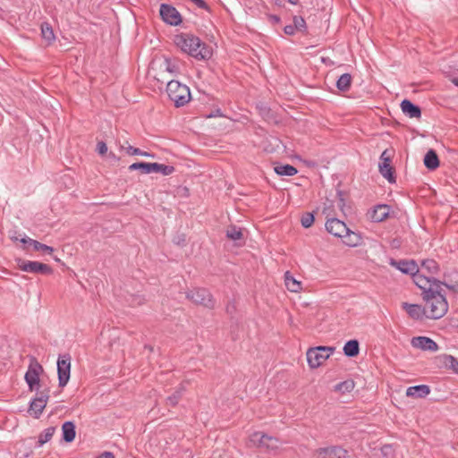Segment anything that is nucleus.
Listing matches in <instances>:
<instances>
[{"label": "nucleus", "mask_w": 458, "mask_h": 458, "mask_svg": "<svg viewBox=\"0 0 458 458\" xmlns=\"http://www.w3.org/2000/svg\"><path fill=\"white\" fill-rule=\"evenodd\" d=\"M185 390L186 388L183 383L180 384L179 386L175 389V391L166 398V405L171 407L176 406L179 401L182 399Z\"/></svg>", "instance_id": "a878e982"}, {"label": "nucleus", "mask_w": 458, "mask_h": 458, "mask_svg": "<svg viewBox=\"0 0 458 458\" xmlns=\"http://www.w3.org/2000/svg\"><path fill=\"white\" fill-rule=\"evenodd\" d=\"M31 245L33 246L34 250L37 251H46L49 254H51L54 251V249L51 246L46 245L38 241H32Z\"/></svg>", "instance_id": "79ce46f5"}, {"label": "nucleus", "mask_w": 458, "mask_h": 458, "mask_svg": "<svg viewBox=\"0 0 458 458\" xmlns=\"http://www.w3.org/2000/svg\"><path fill=\"white\" fill-rule=\"evenodd\" d=\"M186 242L185 234L182 233L174 238V242L177 245H184Z\"/></svg>", "instance_id": "de8ad7c7"}, {"label": "nucleus", "mask_w": 458, "mask_h": 458, "mask_svg": "<svg viewBox=\"0 0 458 458\" xmlns=\"http://www.w3.org/2000/svg\"><path fill=\"white\" fill-rule=\"evenodd\" d=\"M344 353L349 358L357 357L360 353V343L356 339L349 340L344 346Z\"/></svg>", "instance_id": "393cba45"}, {"label": "nucleus", "mask_w": 458, "mask_h": 458, "mask_svg": "<svg viewBox=\"0 0 458 458\" xmlns=\"http://www.w3.org/2000/svg\"><path fill=\"white\" fill-rule=\"evenodd\" d=\"M34 241L33 239H30V238H22L21 240V242L22 243H29L30 245H31V242Z\"/></svg>", "instance_id": "6e6d98bb"}, {"label": "nucleus", "mask_w": 458, "mask_h": 458, "mask_svg": "<svg viewBox=\"0 0 458 458\" xmlns=\"http://www.w3.org/2000/svg\"><path fill=\"white\" fill-rule=\"evenodd\" d=\"M76 437V427L72 421H65L62 425V439L65 443H72Z\"/></svg>", "instance_id": "412c9836"}, {"label": "nucleus", "mask_w": 458, "mask_h": 458, "mask_svg": "<svg viewBox=\"0 0 458 458\" xmlns=\"http://www.w3.org/2000/svg\"><path fill=\"white\" fill-rule=\"evenodd\" d=\"M96 458H114V455L112 452L106 451Z\"/></svg>", "instance_id": "603ef678"}, {"label": "nucleus", "mask_w": 458, "mask_h": 458, "mask_svg": "<svg viewBox=\"0 0 458 458\" xmlns=\"http://www.w3.org/2000/svg\"><path fill=\"white\" fill-rule=\"evenodd\" d=\"M193 4H195L199 8L209 11L208 4L204 0H191Z\"/></svg>", "instance_id": "49530a36"}, {"label": "nucleus", "mask_w": 458, "mask_h": 458, "mask_svg": "<svg viewBox=\"0 0 458 458\" xmlns=\"http://www.w3.org/2000/svg\"><path fill=\"white\" fill-rule=\"evenodd\" d=\"M378 169L381 175L389 182H395V171L391 165V158H386L385 161H380L378 164Z\"/></svg>", "instance_id": "f3484780"}, {"label": "nucleus", "mask_w": 458, "mask_h": 458, "mask_svg": "<svg viewBox=\"0 0 458 458\" xmlns=\"http://www.w3.org/2000/svg\"><path fill=\"white\" fill-rule=\"evenodd\" d=\"M174 42L182 52L198 60H208L212 56L211 47L192 34H177L174 38Z\"/></svg>", "instance_id": "f257e3e1"}, {"label": "nucleus", "mask_w": 458, "mask_h": 458, "mask_svg": "<svg viewBox=\"0 0 458 458\" xmlns=\"http://www.w3.org/2000/svg\"><path fill=\"white\" fill-rule=\"evenodd\" d=\"M389 265L400 270L403 274L413 276L419 272V267L413 259H390Z\"/></svg>", "instance_id": "ddd939ff"}, {"label": "nucleus", "mask_w": 458, "mask_h": 458, "mask_svg": "<svg viewBox=\"0 0 458 458\" xmlns=\"http://www.w3.org/2000/svg\"><path fill=\"white\" fill-rule=\"evenodd\" d=\"M318 458H347L348 451L339 445L321 447L317 450Z\"/></svg>", "instance_id": "4468645a"}, {"label": "nucleus", "mask_w": 458, "mask_h": 458, "mask_svg": "<svg viewBox=\"0 0 458 458\" xmlns=\"http://www.w3.org/2000/svg\"><path fill=\"white\" fill-rule=\"evenodd\" d=\"M49 399V389L38 391L36 397L30 403L29 412L35 418L38 419L42 414L47 401Z\"/></svg>", "instance_id": "9d476101"}, {"label": "nucleus", "mask_w": 458, "mask_h": 458, "mask_svg": "<svg viewBox=\"0 0 458 458\" xmlns=\"http://www.w3.org/2000/svg\"><path fill=\"white\" fill-rule=\"evenodd\" d=\"M216 116H222L220 109H216L215 112H212L211 114L207 115L208 118L216 117Z\"/></svg>", "instance_id": "5fc2aeb1"}, {"label": "nucleus", "mask_w": 458, "mask_h": 458, "mask_svg": "<svg viewBox=\"0 0 458 458\" xmlns=\"http://www.w3.org/2000/svg\"><path fill=\"white\" fill-rule=\"evenodd\" d=\"M447 284L446 282L439 281L431 276L430 285L427 288L426 294L424 296L433 297V296H445L442 289V285Z\"/></svg>", "instance_id": "6ab92c4d"}, {"label": "nucleus", "mask_w": 458, "mask_h": 458, "mask_svg": "<svg viewBox=\"0 0 458 458\" xmlns=\"http://www.w3.org/2000/svg\"><path fill=\"white\" fill-rule=\"evenodd\" d=\"M235 305H234V302L233 301H229L228 304L226 305V312L228 314H233L234 311H235Z\"/></svg>", "instance_id": "3c124183"}, {"label": "nucleus", "mask_w": 458, "mask_h": 458, "mask_svg": "<svg viewBox=\"0 0 458 458\" xmlns=\"http://www.w3.org/2000/svg\"><path fill=\"white\" fill-rule=\"evenodd\" d=\"M293 28L298 30V31H301V32H305L306 30H307V24H306V21L305 20L301 17V16H293Z\"/></svg>", "instance_id": "ea45409f"}, {"label": "nucleus", "mask_w": 458, "mask_h": 458, "mask_svg": "<svg viewBox=\"0 0 458 458\" xmlns=\"http://www.w3.org/2000/svg\"><path fill=\"white\" fill-rule=\"evenodd\" d=\"M450 81L458 87V77H450Z\"/></svg>", "instance_id": "4d7b16f0"}, {"label": "nucleus", "mask_w": 458, "mask_h": 458, "mask_svg": "<svg viewBox=\"0 0 458 458\" xmlns=\"http://www.w3.org/2000/svg\"><path fill=\"white\" fill-rule=\"evenodd\" d=\"M315 222L314 212H306L301 217V224L304 228H310Z\"/></svg>", "instance_id": "4c0bfd02"}, {"label": "nucleus", "mask_w": 458, "mask_h": 458, "mask_svg": "<svg viewBox=\"0 0 458 458\" xmlns=\"http://www.w3.org/2000/svg\"><path fill=\"white\" fill-rule=\"evenodd\" d=\"M297 30L293 28V24H290V25H286L284 26V32L286 34V35H289V36H293L295 34Z\"/></svg>", "instance_id": "09e8293b"}, {"label": "nucleus", "mask_w": 458, "mask_h": 458, "mask_svg": "<svg viewBox=\"0 0 458 458\" xmlns=\"http://www.w3.org/2000/svg\"><path fill=\"white\" fill-rule=\"evenodd\" d=\"M325 227L327 233L337 238H342L344 233L350 232L345 223L335 217L328 218L325 224Z\"/></svg>", "instance_id": "f8f14e48"}, {"label": "nucleus", "mask_w": 458, "mask_h": 458, "mask_svg": "<svg viewBox=\"0 0 458 458\" xmlns=\"http://www.w3.org/2000/svg\"><path fill=\"white\" fill-rule=\"evenodd\" d=\"M270 439V437L266 434H261L260 432H256L251 437V440L253 442H259L260 445H267V441Z\"/></svg>", "instance_id": "a19ab883"}, {"label": "nucleus", "mask_w": 458, "mask_h": 458, "mask_svg": "<svg viewBox=\"0 0 458 458\" xmlns=\"http://www.w3.org/2000/svg\"><path fill=\"white\" fill-rule=\"evenodd\" d=\"M354 381L352 379H348L336 384L335 386V390L337 392H341L342 394L350 393L354 388Z\"/></svg>", "instance_id": "e433bc0d"}, {"label": "nucleus", "mask_w": 458, "mask_h": 458, "mask_svg": "<svg viewBox=\"0 0 458 458\" xmlns=\"http://www.w3.org/2000/svg\"><path fill=\"white\" fill-rule=\"evenodd\" d=\"M403 309L407 312V314L413 319H420L423 316H425V309L422 308L419 304H410L407 302H403Z\"/></svg>", "instance_id": "4be33fe9"}, {"label": "nucleus", "mask_w": 458, "mask_h": 458, "mask_svg": "<svg viewBox=\"0 0 458 458\" xmlns=\"http://www.w3.org/2000/svg\"><path fill=\"white\" fill-rule=\"evenodd\" d=\"M335 351V347L329 346H317L310 348L306 353L309 366L311 369H317L322 365L333 352Z\"/></svg>", "instance_id": "20e7f679"}, {"label": "nucleus", "mask_w": 458, "mask_h": 458, "mask_svg": "<svg viewBox=\"0 0 458 458\" xmlns=\"http://www.w3.org/2000/svg\"><path fill=\"white\" fill-rule=\"evenodd\" d=\"M161 19L167 24L177 26L182 22V15L175 7L168 4H161L159 8Z\"/></svg>", "instance_id": "9b49d317"}, {"label": "nucleus", "mask_w": 458, "mask_h": 458, "mask_svg": "<svg viewBox=\"0 0 458 458\" xmlns=\"http://www.w3.org/2000/svg\"><path fill=\"white\" fill-rule=\"evenodd\" d=\"M400 106L403 113L410 118H420L421 116L420 107L411 100L403 99Z\"/></svg>", "instance_id": "a211bd4d"}, {"label": "nucleus", "mask_w": 458, "mask_h": 458, "mask_svg": "<svg viewBox=\"0 0 458 458\" xmlns=\"http://www.w3.org/2000/svg\"><path fill=\"white\" fill-rule=\"evenodd\" d=\"M186 298L197 305L214 309L216 301L211 293L206 288H195L186 293Z\"/></svg>", "instance_id": "423d86ee"}, {"label": "nucleus", "mask_w": 458, "mask_h": 458, "mask_svg": "<svg viewBox=\"0 0 458 458\" xmlns=\"http://www.w3.org/2000/svg\"><path fill=\"white\" fill-rule=\"evenodd\" d=\"M412 279L415 284L423 291V295L426 294L427 288L430 285L431 276L417 272L412 276Z\"/></svg>", "instance_id": "bb28decb"}, {"label": "nucleus", "mask_w": 458, "mask_h": 458, "mask_svg": "<svg viewBox=\"0 0 458 458\" xmlns=\"http://www.w3.org/2000/svg\"><path fill=\"white\" fill-rule=\"evenodd\" d=\"M422 269H425L428 276H431L435 274H437L439 271V266L437 262L434 259H424L421 262Z\"/></svg>", "instance_id": "473e14b6"}, {"label": "nucleus", "mask_w": 458, "mask_h": 458, "mask_svg": "<svg viewBox=\"0 0 458 458\" xmlns=\"http://www.w3.org/2000/svg\"><path fill=\"white\" fill-rule=\"evenodd\" d=\"M284 282L287 289L293 293H298L301 290V282L297 281L289 271L284 274Z\"/></svg>", "instance_id": "c756f323"}, {"label": "nucleus", "mask_w": 458, "mask_h": 458, "mask_svg": "<svg viewBox=\"0 0 458 458\" xmlns=\"http://www.w3.org/2000/svg\"><path fill=\"white\" fill-rule=\"evenodd\" d=\"M130 171L140 170L142 174H151V173H161L164 175H169L173 174L175 170L174 166L167 165L159 163H146V162H137L131 164L129 168Z\"/></svg>", "instance_id": "39448f33"}, {"label": "nucleus", "mask_w": 458, "mask_h": 458, "mask_svg": "<svg viewBox=\"0 0 458 458\" xmlns=\"http://www.w3.org/2000/svg\"><path fill=\"white\" fill-rule=\"evenodd\" d=\"M430 394V388L427 385L410 386L406 390V395L412 398H424Z\"/></svg>", "instance_id": "aec40b11"}, {"label": "nucleus", "mask_w": 458, "mask_h": 458, "mask_svg": "<svg viewBox=\"0 0 458 458\" xmlns=\"http://www.w3.org/2000/svg\"><path fill=\"white\" fill-rule=\"evenodd\" d=\"M41 35H42V38L47 41L48 44H51L55 39V34L53 31V28L47 22H43L41 24Z\"/></svg>", "instance_id": "72a5a7b5"}, {"label": "nucleus", "mask_w": 458, "mask_h": 458, "mask_svg": "<svg viewBox=\"0 0 458 458\" xmlns=\"http://www.w3.org/2000/svg\"><path fill=\"white\" fill-rule=\"evenodd\" d=\"M292 4H297L299 3V0H287Z\"/></svg>", "instance_id": "13d9d810"}, {"label": "nucleus", "mask_w": 458, "mask_h": 458, "mask_svg": "<svg viewBox=\"0 0 458 458\" xmlns=\"http://www.w3.org/2000/svg\"><path fill=\"white\" fill-rule=\"evenodd\" d=\"M445 286L454 293H458V272L454 275V277L451 279L448 284H445Z\"/></svg>", "instance_id": "c03bdc74"}, {"label": "nucleus", "mask_w": 458, "mask_h": 458, "mask_svg": "<svg viewBox=\"0 0 458 458\" xmlns=\"http://www.w3.org/2000/svg\"><path fill=\"white\" fill-rule=\"evenodd\" d=\"M15 262L17 267L23 271L37 275H51L53 273V268L45 263H41L38 261H30L25 260L21 258L15 259Z\"/></svg>", "instance_id": "0eeeda50"}, {"label": "nucleus", "mask_w": 458, "mask_h": 458, "mask_svg": "<svg viewBox=\"0 0 458 458\" xmlns=\"http://www.w3.org/2000/svg\"><path fill=\"white\" fill-rule=\"evenodd\" d=\"M55 432V427H49L46 428L40 435L38 436V440L37 443V446L40 447L47 442H48L54 436Z\"/></svg>", "instance_id": "c9c22d12"}, {"label": "nucleus", "mask_w": 458, "mask_h": 458, "mask_svg": "<svg viewBox=\"0 0 458 458\" xmlns=\"http://www.w3.org/2000/svg\"><path fill=\"white\" fill-rule=\"evenodd\" d=\"M267 18H268V21L272 23V24H278L281 22V18L278 16V15H276V14H268L267 15Z\"/></svg>", "instance_id": "8fccbe9b"}, {"label": "nucleus", "mask_w": 458, "mask_h": 458, "mask_svg": "<svg viewBox=\"0 0 458 458\" xmlns=\"http://www.w3.org/2000/svg\"><path fill=\"white\" fill-rule=\"evenodd\" d=\"M411 343L414 348L422 351L437 352L439 348L434 340L427 336H415L411 339Z\"/></svg>", "instance_id": "dca6fc26"}, {"label": "nucleus", "mask_w": 458, "mask_h": 458, "mask_svg": "<svg viewBox=\"0 0 458 458\" xmlns=\"http://www.w3.org/2000/svg\"><path fill=\"white\" fill-rule=\"evenodd\" d=\"M436 359L445 368L452 369L454 373H458V360L455 357L449 354H442Z\"/></svg>", "instance_id": "b1692460"}, {"label": "nucleus", "mask_w": 458, "mask_h": 458, "mask_svg": "<svg viewBox=\"0 0 458 458\" xmlns=\"http://www.w3.org/2000/svg\"><path fill=\"white\" fill-rule=\"evenodd\" d=\"M391 207L386 204H378L368 212L372 222L379 223L389 217Z\"/></svg>", "instance_id": "2eb2a0df"}, {"label": "nucleus", "mask_w": 458, "mask_h": 458, "mask_svg": "<svg viewBox=\"0 0 458 458\" xmlns=\"http://www.w3.org/2000/svg\"><path fill=\"white\" fill-rule=\"evenodd\" d=\"M71 360L69 353L59 355L57 360L58 386L62 388L68 384L70 379Z\"/></svg>", "instance_id": "1a4fd4ad"}, {"label": "nucleus", "mask_w": 458, "mask_h": 458, "mask_svg": "<svg viewBox=\"0 0 458 458\" xmlns=\"http://www.w3.org/2000/svg\"><path fill=\"white\" fill-rule=\"evenodd\" d=\"M42 365L34 356L30 357V364L25 373L24 378L30 391L36 389L39 386V376L43 372Z\"/></svg>", "instance_id": "6e6552de"}, {"label": "nucleus", "mask_w": 458, "mask_h": 458, "mask_svg": "<svg viewBox=\"0 0 458 458\" xmlns=\"http://www.w3.org/2000/svg\"><path fill=\"white\" fill-rule=\"evenodd\" d=\"M226 237L233 241H238L243 239V233L242 228L236 225H230L226 230Z\"/></svg>", "instance_id": "f704fd0d"}, {"label": "nucleus", "mask_w": 458, "mask_h": 458, "mask_svg": "<svg viewBox=\"0 0 458 458\" xmlns=\"http://www.w3.org/2000/svg\"><path fill=\"white\" fill-rule=\"evenodd\" d=\"M386 158H391V155L389 154L388 149H386L382 152L380 156V161H385Z\"/></svg>", "instance_id": "864d4df0"}, {"label": "nucleus", "mask_w": 458, "mask_h": 458, "mask_svg": "<svg viewBox=\"0 0 458 458\" xmlns=\"http://www.w3.org/2000/svg\"><path fill=\"white\" fill-rule=\"evenodd\" d=\"M109 157H112V158H114V159H116V160H118V159H119V158H118V157H116V156H115L114 153H112V152L109 154Z\"/></svg>", "instance_id": "bf43d9fd"}, {"label": "nucleus", "mask_w": 458, "mask_h": 458, "mask_svg": "<svg viewBox=\"0 0 458 458\" xmlns=\"http://www.w3.org/2000/svg\"><path fill=\"white\" fill-rule=\"evenodd\" d=\"M352 80V75L350 73L342 74L336 81V88L343 92L349 90Z\"/></svg>", "instance_id": "7c9ffc66"}, {"label": "nucleus", "mask_w": 458, "mask_h": 458, "mask_svg": "<svg viewBox=\"0 0 458 458\" xmlns=\"http://www.w3.org/2000/svg\"><path fill=\"white\" fill-rule=\"evenodd\" d=\"M165 70L172 74L180 73V67L176 61H173L170 58L165 59Z\"/></svg>", "instance_id": "58836bf2"}, {"label": "nucleus", "mask_w": 458, "mask_h": 458, "mask_svg": "<svg viewBox=\"0 0 458 458\" xmlns=\"http://www.w3.org/2000/svg\"><path fill=\"white\" fill-rule=\"evenodd\" d=\"M166 93L176 107L183 106L191 98L189 87L175 80L167 82Z\"/></svg>", "instance_id": "f03ea898"}, {"label": "nucleus", "mask_w": 458, "mask_h": 458, "mask_svg": "<svg viewBox=\"0 0 458 458\" xmlns=\"http://www.w3.org/2000/svg\"><path fill=\"white\" fill-rule=\"evenodd\" d=\"M274 171L281 176H293L298 173L297 168L289 164L278 165L274 167Z\"/></svg>", "instance_id": "cd10ccee"}, {"label": "nucleus", "mask_w": 458, "mask_h": 458, "mask_svg": "<svg viewBox=\"0 0 458 458\" xmlns=\"http://www.w3.org/2000/svg\"><path fill=\"white\" fill-rule=\"evenodd\" d=\"M439 158L434 149H429L424 157V165L430 171H434L439 166Z\"/></svg>", "instance_id": "5701e85b"}, {"label": "nucleus", "mask_w": 458, "mask_h": 458, "mask_svg": "<svg viewBox=\"0 0 458 458\" xmlns=\"http://www.w3.org/2000/svg\"><path fill=\"white\" fill-rule=\"evenodd\" d=\"M343 238L344 239V242L350 247L359 246L361 244L362 242L361 236L359 233L352 231L351 229L350 232H348V233H344Z\"/></svg>", "instance_id": "c85d7f7f"}, {"label": "nucleus", "mask_w": 458, "mask_h": 458, "mask_svg": "<svg viewBox=\"0 0 458 458\" xmlns=\"http://www.w3.org/2000/svg\"><path fill=\"white\" fill-rule=\"evenodd\" d=\"M97 151L99 155L103 156L107 152V146L104 141H98L97 145Z\"/></svg>", "instance_id": "a18cd8bd"}, {"label": "nucleus", "mask_w": 458, "mask_h": 458, "mask_svg": "<svg viewBox=\"0 0 458 458\" xmlns=\"http://www.w3.org/2000/svg\"><path fill=\"white\" fill-rule=\"evenodd\" d=\"M121 148L124 149L126 153L130 156H143V157H153L154 155L151 153H148L147 151H142L138 148H134L131 146L128 141H125L124 144L121 145Z\"/></svg>", "instance_id": "2f4dec72"}, {"label": "nucleus", "mask_w": 458, "mask_h": 458, "mask_svg": "<svg viewBox=\"0 0 458 458\" xmlns=\"http://www.w3.org/2000/svg\"><path fill=\"white\" fill-rule=\"evenodd\" d=\"M336 196L338 199L337 206L340 208V210L344 212L345 207V192L341 190H337Z\"/></svg>", "instance_id": "37998d69"}, {"label": "nucleus", "mask_w": 458, "mask_h": 458, "mask_svg": "<svg viewBox=\"0 0 458 458\" xmlns=\"http://www.w3.org/2000/svg\"><path fill=\"white\" fill-rule=\"evenodd\" d=\"M425 304V316L428 318L438 319L445 315L448 310V303L445 296H423Z\"/></svg>", "instance_id": "7ed1b4c3"}]
</instances>
